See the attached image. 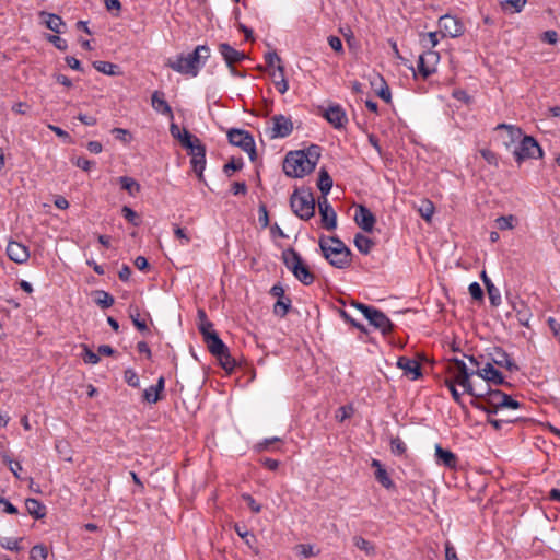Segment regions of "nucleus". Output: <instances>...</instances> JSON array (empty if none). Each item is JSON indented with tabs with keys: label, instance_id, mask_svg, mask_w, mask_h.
<instances>
[{
	"label": "nucleus",
	"instance_id": "a211bd4d",
	"mask_svg": "<svg viewBox=\"0 0 560 560\" xmlns=\"http://www.w3.org/2000/svg\"><path fill=\"white\" fill-rule=\"evenodd\" d=\"M318 209L325 229L329 231L335 230L337 228V214L327 197H320L318 199Z\"/></svg>",
	"mask_w": 560,
	"mask_h": 560
},
{
	"label": "nucleus",
	"instance_id": "2f4dec72",
	"mask_svg": "<svg viewBox=\"0 0 560 560\" xmlns=\"http://www.w3.org/2000/svg\"><path fill=\"white\" fill-rule=\"evenodd\" d=\"M317 186H318V189L320 190V192L323 194L322 197H327V195L329 194V191L332 187V179L325 170H322L319 172V178H318Z\"/></svg>",
	"mask_w": 560,
	"mask_h": 560
},
{
	"label": "nucleus",
	"instance_id": "8fccbe9b",
	"mask_svg": "<svg viewBox=\"0 0 560 560\" xmlns=\"http://www.w3.org/2000/svg\"><path fill=\"white\" fill-rule=\"evenodd\" d=\"M515 218L513 215L499 217L495 224L500 230H511L514 228Z\"/></svg>",
	"mask_w": 560,
	"mask_h": 560
},
{
	"label": "nucleus",
	"instance_id": "864d4df0",
	"mask_svg": "<svg viewBox=\"0 0 560 560\" xmlns=\"http://www.w3.org/2000/svg\"><path fill=\"white\" fill-rule=\"evenodd\" d=\"M3 460L8 463L10 471L15 478L20 479V472L23 470L22 465L19 462L12 460L9 456H3Z\"/></svg>",
	"mask_w": 560,
	"mask_h": 560
},
{
	"label": "nucleus",
	"instance_id": "c85d7f7f",
	"mask_svg": "<svg viewBox=\"0 0 560 560\" xmlns=\"http://www.w3.org/2000/svg\"><path fill=\"white\" fill-rule=\"evenodd\" d=\"M40 18L43 19V22L47 28H49L50 31H52L55 33L61 32V26H63V21L59 15L42 12Z\"/></svg>",
	"mask_w": 560,
	"mask_h": 560
},
{
	"label": "nucleus",
	"instance_id": "052dcab7",
	"mask_svg": "<svg viewBox=\"0 0 560 560\" xmlns=\"http://www.w3.org/2000/svg\"><path fill=\"white\" fill-rule=\"evenodd\" d=\"M469 294L475 300H480L483 296V291L478 282H472L468 287Z\"/></svg>",
	"mask_w": 560,
	"mask_h": 560
},
{
	"label": "nucleus",
	"instance_id": "6e6d98bb",
	"mask_svg": "<svg viewBox=\"0 0 560 560\" xmlns=\"http://www.w3.org/2000/svg\"><path fill=\"white\" fill-rule=\"evenodd\" d=\"M479 152L488 164L498 166L499 159L493 151H491L490 149H481Z\"/></svg>",
	"mask_w": 560,
	"mask_h": 560
},
{
	"label": "nucleus",
	"instance_id": "c9c22d12",
	"mask_svg": "<svg viewBox=\"0 0 560 560\" xmlns=\"http://www.w3.org/2000/svg\"><path fill=\"white\" fill-rule=\"evenodd\" d=\"M170 131L175 139H178L180 141L184 148L186 147L187 143V140L185 138L186 136L189 137V141H192L196 138V136L191 135L188 130H180L176 124H171Z\"/></svg>",
	"mask_w": 560,
	"mask_h": 560
},
{
	"label": "nucleus",
	"instance_id": "a19ab883",
	"mask_svg": "<svg viewBox=\"0 0 560 560\" xmlns=\"http://www.w3.org/2000/svg\"><path fill=\"white\" fill-rule=\"evenodd\" d=\"M419 213L425 221H431L434 214V205L430 200H424L419 207Z\"/></svg>",
	"mask_w": 560,
	"mask_h": 560
},
{
	"label": "nucleus",
	"instance_id": "f257e3e1",
	"mask_svg": "<svg viewBox=\"0 0 560 560\" xmlns=\"http://www.w3.org/2000/svg\"><path fill=\"white\" fill-rule=\"evenodd\" d=\"M318 160L319 148L316 145L289 152L283 162V171L290 177L301 178L315 168Z\"/></svg>",
	"mask_w": 560,
	"mask_h": 560
},
{
	"label": "nucleus",
	"instance_id": "bb28decb",
	"mask_svg": "<svg viewBox=\"0 0 560 560\" xmlns=\"http://www.w3.org/2000/svg\"><path fill=\"white\" fill-rule=\"evenodd\" d=\"M371 84L374 88L378 97H381L386 103H390V101H392L390 90H389L387 83L385 82V80L383 79V77L377 74L371 81Z\"/></svg>",
	"mask_w": 560,
	"mask_h": 560
},
{
	"label": "nucleus",
	"instance_id": "a878e982",
	"mask_svg": "<svg viewBox=\"0 0 560 560\" xmlns=\"http://www.w3.org/2000/svg\"><path fill=\"white\" fill-rule=\"evenodd\" d=\"M435 458L438 464H442L448 468L456 466V456L448 450H444L441 445H435Z\"/></svg>",
	"mask_w": 560,
	"mask_h": 560
},
{
	"label": "nucleus",
	"instance_id": "ea45409f",
	"mask_svg": "<svg viewBox=\"0 0 560 560\" xmlns=\"http://www.w3.org/2000/svg\"><path fill=\"white\" fill-rule=\"evenodd\" d=\"M420 42L423 47H430L429 49H433L439 44V33L438 32H429L427 34H422Z\"/></svg>",
	"mask_w": 560,
	"mask_h": 560
},
{
	"label": "nucleus",
	"instance_id": "4d7b16f0",
	"mask_svg": "<svg viewBox=\"0 0 560 560\" xmlns=\"http://www.w3.org/2000/svg\"><path fill=\"white\" fill-rule=\"evenodd\" d=\"M112 132L115 135V137L125 142V143H129L132 139L130 132L127 130V129H124V128H114L112 130Z\"/></svg>",
	"mask_w": 560,
	"mask_h": 560
},
{
	"label": "nucleus",
	"instance_id": "39448f33",
	"mask_svg": "<svg viewBox=\"0 0 560 560\" xmlns=\"http://www.w3.org/2000/svg\"><path fill=\"white\" fill-rule=\"evenodd\" d=\"M283 261L285 267L299 279L303 284H311L314 276L303 262L301 256L293 249L283 252Z\"/></svg>",
	"mask_w": 560,
	"mask_h": 560
},
{
	"label": "nucleus",
	"instance_id": "e433bc0d",
	"mask_svg": "<svg viewBox=\"0 0 560 560\" xmlns=\"http://www.w3.org/2000/svg\"><path fill=\"white\" fill-rule=\"evenodd\" d=\"M277 71L279 72V80H275V86L280 94H285L289 90V83L284 77L283 66L277 67Z\"/></svg>",
	"mask_w": 560,
	"mask_h": 560
},
{
	"label": "nucleus",
	"instance_id": "338daca9",
	"mask_svg": "<svg viewBox=\"0 0 560 560\" xmlns=\"http://www.w3.org/2000/svg\"><path fill=\"white\" fill-rule=\"evenodd\" d=\"M48 40L59 50H66L68 48L67 42L59 36L49 35Z\"/></svg>",
	"mask_w": 560,
	"mask_h": 560
},
{
	"label": "nucleus",
	"instance_id": "bf43d9fd",
	"mask_svg": "<svg viewBox=\"0 0 560 560\" xmlns=\"http://www.w3.org/2000/svg\"><path fill=\"white\" fill-rule=\"evenodd\" d=\"M390 448L395 455H402L406 452V445L400 439H393Z\"/></svg>",
	"mask_w": 560,
	"mask_h": 560
},
{
	"label": "nucleus",
	"instance_id": "0e129e2a",
	"mask_svg": "<svg viewBox=\"0 0 560 560\" xmlns=\"http://www.w3.org/2000/svg\"><path fill=\"white\" fill-rule=\"evenodd\" d=\"M242 498L253 512L259 513L261 511V505L257 503L252 495L245 493Z\"/></svg>",
	"mask_w": 560,
	"mask_h": 560
},
{
	"label": "nucleus",
	"instance_id": "774afa93",
	"mask_svg": "<svg viewBox=\"0 0 560 560\" xmlns=\"http://www.w3.org/2000/svg\"><path fill=\"white\" fill-rule=\"evenodd\" d=\"M174 233L177 238H179L182 245H187L190 242L189 236L187 235L186 231L178 225L174 226Z\"/></svg>",
	"mask_w": 560,
	"mask_h": 560
},
{
	"label": "nucleus",
	"instance_id": "c03bdc74",
	"mask_svg": "<svg viewBox=\"0 0 560 560\" xmlns=\"http://www.w3.org/2000/svg\"><path fill=\"white\" fill-rule=\"evenodd\" d=\"M220 364L226 371H232L235 366V361L231 358L229 349L217 355Z\"/></svg>",
	"mask_w": 560,
	"mask_h": 560
},
{
	"label": "nucleus",
	"instance_id": "a18cd8bd",
	"mask_svg": "<svg viewBox=\"0 0 560 560\" xmlns=\"http://www.w3.org/2000/svg\"><path fill=\"white\" fill-rule=\"evenodd\" d=\"M47 556L48 551L44 545H35L30 552L31 560H46Z\"/></svg>",
	"mask_w": 560,
	"mask_h": 560
},
{
	"label": "nucleus",
	"instance_id": "1a4fd4ad",
	"mask_svg": "<svg viewBox=\"0 0 560 560\" xmlns=\"http://www.w3.org/2000/svg\"><path fill=\"white\" fill-rule=\"evenodd\" d=\"M352 306L358 308L369 320V323L376 329L381 330L383 334H387L392 330L390 320L381 311L361 303H353Z\"/></svg>",
	"mask_w": 560,
	"mask_h": 560
},
{
	"label": "nucleus",
	"instance_id": "b1692460",
	"mask_svg": "<svg viewBox=\"0 0 560 560\" xmlns=\"http://www.w3.org/2000/svg\"><path fill=\"white\" fill-rule=\"evenodd\" d=\"M220 54L222 55L226 65L232 68L234 63L242 61L245 58V54L236 50L229 44H221L219 46Z\"/></svg>",
	"mask_w": 560,
	"mask_h": 560
},
{
	"label": "nucleus",
	"instance_id": "f704fd0d",
	"mask_svg": "<svg viewBox=\"0 0 560 560\" xmlns=\"http://www.w3.org/2000/svg\"><path fill=\"white\" fill-rule=\"evenodd\" d=\"M353 545L365 552L366 556H374L375 555V547L372 542L363 538L362 536H354L352 538Z\"/></svg>",
	"mask_w": 560,
	"mask_h": 560
},
{
	"label": "nucleus",
	"instance_id": "f03ea898",
	"mask_svg": "<svg viewBox=\"0 0 560 560\" xmlns=\"http://www.w3.org/2000/svg\"><path fill=\"white\" fill-rule=\"evenodd\" d=\"M471 376H474L472 365H467L464 360L455 359L448 366V377L445 383L458 385L463 388V393L480 397L483 395V389L471 382Z\"/></svg>",
	"mask_w": 560,
	"mask_h": 560
},
{
	"label": "nucleus",
	"instance_id": "20e7f679",
	"mask_svg": "<svg viewBox=\"0 0 560 560\" xmlns=\"http://www.w3.org/2000/svg\"><path fill=\"white\" fill-rule=\"evenodd\" d=\"M293 212L302 220L311 219L315 213V200L308 190H295L290 199Z\"/></svg>",
	"mask_w": 560,
	"mask_h": 560
},
{
	"label": "nucleus",
	"instance_id": "e2e57ef3",
	"mask_svg": "<svg viewBox=\"0 0 560 560\" xmlns=\"http://www.w3.org/2000/svg\"><path fill=\"white\" fill-rule=\"evenodd\" d=\"M1 546L4 549L11 550V551H18V550H20V539H16V538H5L1 542Z\"/></svg>",
	"mask_w": 560,
	"mask_h": 560
},
{
	"label": "nucleus",
	"instance_id": "09e8293b",
	"mask_svg": "<svg viewBox=\"0 0 560 560\" xmlns=\"http://www.w3.org/2000/svg\"><path fill=\"white\" fill-rule=\"evenodd\" d=\"M125 382L131 387H139L140 380L137 372L132 369H127L124 373Z\"/></svg>",
	"mask_w": 560,
	"mask_h": 560
},
{
	"label": "nucleus",
	"instance_id": "dca6fc26",
	"mask_svg": "<svg viewBox=\"0 0 560 560\" xmlns=\"http://www.w3.org/2000/svg\"><path fill=\"white\" fill-rule=\"evenodd\" d=\"M292 129L293 125L290 118L283 115H276L271 119L270 137L272 139L285 138L292 132Z\"/></svg>",
	"mask_w": 560,
	"mask_h": 560
},
{
	"label": "nucleus",
	"instance_id": "de8ad7c7",
	"mask_svg": "<svg viewBox=\"0 0 560 560\" xmlns=\"http://www.w3.org/2000/svg\"><path fill=\"white\" fill-rule=\"evenodd\" d=\"M375 477H376L377 481L383 487H385L387 489L393 487V481L389 478L387 471L383 467H380V469H376Z\"/></svg>",
	"mask_w": 560,
	"mask_h": 560
},
{
	"label": "nucleus",
	"instance_id": "cd10ccee",
	"mask_svg": "<svg viewBox=\"0 0 560 560\" xmlns=\"http://www.w3.org/2000/svg\"><path fill=\"white\" fill-rule=\"evenodd\" d=\"M164 377L161 376L155 385L149 386L143 392V398L149 404H155L160 399V394L164 389Z\"/></svg>",
	"mask_w": 560,
	"mask_h": 560
},
{
	"label": "nucleus",
	"instance_id": "c756f323",
	"mask_svg": "<svg viewBox=\"0 0 560 560\" xmlns=\"http://www.w3.org/2000/svg\"><path fill=\"white\" fill-rule=\"evenodd\" d=\"M207 346H208V349L209 351L213 354V355H218L222 352L225 351V349H228V347L224 345V342L220 339V337L218 336V334H213V335H209L207 336V339L205 340Z\"/></svg>",
	"mask_w": 560,
	"mask_h": 560
},
{
	"label": "nucleus",
	"instance_id": "7ed1b4c3",
	"mask_svg": "<svg viewBox=\"0 0 560 560\" xmlns=\"http://www.w3.org/2000/svg\"><path fill=\"white\" fill-rule=\"evenodd\" d=\"M319 247L328 262L339 269L348 267L351 262V252L346 244L337 237L322 236Z\"/></svg>",
	"mask_w": 560,
	"mask_h": 560
},
{
	"label": "nucleus",
	"instance_id": "680f3d73",
	"mask_svg": "<svg viewBox=\"0 0 560 560\" xmlns=\"http://www.w3.org/2000/svg\"><path fill=\"white\" fill-rule=\"evenodd\" d=\"M266 62L270 69L282 66L280 57L275 51L268 52L266 55Z\"/></svg>",
	"mask_w": 560,
	"mask_h": 560
},
{
	"label": "nucleus",
	"instance_id": "412c9836",
	"mask_svg": "<svg viewBox=\"0 0 560 560\" xmlns=\"http://www.w3.org/2000/svg\"><path fill=\"white\" fill-rule=\"evenodd\" d=\"M397 366L404 371V374L410 380L415 381L421 376V366L418 361L400 357L397 361Z\"/></svg>",
	"mask_w": 560,
	"mask_h": 560
},
{
	"label": "nucleus",
	"instance_id": "ddd939ff",
	"mask_svg": "<svg viewBox=\"0 0 560 560\" xmlns=\"http://www.w3.org/2000/svg\"><path fill=\"white\" fill-rule=\"evenodd\" d=\"M479 398H482L488 407L485 406L483 402H479L476 406L490 413L501 409L502 400L505 399V394L499 389H488L487 392L483 390V395Z\"/></svg>",
	"mask_w": 560,
	"mask_h": 560
},
{
	"label": "nucleus",
	"instance_id": "f3484780",
	"mask_svg": "<svg viewBox=\"0 0 560 560\" xmlns=\"http://www.w3.org/2000/svg\"><path fill=\"white\" fill-rule=\"evenodd\" d=\"M488 361H490L493 365L503 368L510 372L517 370V365L510 358V355L499 347H494L488 352Z\"/></svg>",
	"mask_w": 560,
	"mask_h": 560
},
{
	"label": "nucleus",
	"instance_id": "4c0bfd02",
	"mask_svg": "<svg viewBox=\"0 0 560 560\" xmlns=\"http://www.w3.org/2000/svg\"><path fill=\"white\" fill-rule=\"evenodd\" d=\"M94 68L107 75H115L117 74V66L108 62V61H95L93 63Z\"/></svg>",
	"mask_w": 560,
	"mask_h": 560
},
{
	"label": "nucleus",
	"instance_id": "9d476101",
	"mask_svg": "<svg viewBox=\"0 0 560 560\" xmlns=\"http://www.w3.org/2000/svg\"><path fill=\"white\" fill-rule=\"evenodd\" d=\"M228 138L231 144L240 147L246 152L252 160L255 158V141L254 138L245 130L232 129L228 133Z\"/></svg>",
	"mask_w": 560,
	"mask_h": 560
},
{
	"label": "nucleus",
	"instance_id": "79ce46f5",
	"mask_svg": "<svg viewBox=\"0 0 560 560\" xmlns=\"http://www.w3.org/2000/svg\"><path fill=\"white\" fill-rule=\"evenodd\" d=\"M295 549L299 552V555H301L304 558H311L319 553V550L316 549L314 545L310 544L298 545Z\"/></svg>",
	"mask_w": 560,
	"mask_h": 560
},
{
	"label": "nucleus",
	"instance_id": "13d9d810",
	"mask_svg": "<svg viewBox=\"0 0 560 560\" xmlns=\"http://www.w3.org/2000/svg\"><path fill=\"white\" fill-rule=\"evenodd\" d=\"M121 212L126 220H128L136 226L139 225L138 215L131 208L124 206Z\"/></svg>",
	"mask_w": 560,
	"mask_h": 560
},
{
	"label": "nucleus",
	"instance_id": "7c9ffc66",
	"mask_svg": "<svg viewBox=\"0 0 560 560\" xmlns=\"http://www.w3.org/2000/svg\"><path fill=\"white\" fill-rule=\"evenodd\" d=\"M27 512L35 518H43L46 515V508L37 499H26Z\"/></svg>",
	"mask_w": 560,
	"mask_h": 560
},
{
	"label": "nucleus",
	"instance_id": "9b49d317",
	"mask_svg": "<svg viewBox=\"0 0 560 560\" xmlns=\"http://www.w3.org/2000/svg\"><path fill=\"white\" fill-rule=\"evenodd\" d=\"M440 33L443 37L456 38L464 34L465 26L456 16L445 14L439 19Z\"/></svg>",
	"mask_w": 560,
	"mask_h": 560
},
{
	"label": "nucleus",
	"instance_id": "37998d69",
	"mask_svg": "<svg viewBox=\"0 0 560 560\" xmlns=\"http://www.w3.org/2000/svg\"><path fill=\"white\" fill-rule=\"evenodd\" d=\"M487 292L491 305L498 306L501 303L500 290L493 283H487Z\"/></svg>",
	"mask_w": 560,
	"mask_h": 560
},
{
	"label": "nucleus",
	"instance_id": "72a5a7b5",
	"mask_svg": "<svg viewBox=\"0 0 560 560\" xmlns=\"http://www.w3.org/2000/svg\"><path fill=\"white\" fill-rule=\"evenodd\" d=\"M119 183L121 188L127 190L130 196H135L140 191V185L132 177L121 176L119 177Z\"/></svg>",
	"mask_w": 560,
	"mask_h": 560
},
{
	"label": "nucleus",
	"instance_id": "5701e85b",
	"mask_svg": "<svg viewBox=\"0 0 560 560\" xmlns=\"http://www.w3.org/2000/svg\"><path fill=\"white\" fill-rule=\"evenodd\" d=\"M151 104L155 112L167 116L170 119L174 118L173 112L164 97V93L155 91L151 96Z\"/></svg>",
	"mask_w": 560,
	"mask_h": 560
},
{
	"label": "nucleus",
	"instance_id": "423d86ee",
	"mask_svg": "<svg viewBox=\"0 0 560 560\" xmlns=\"http://www.w3.org/2000/svg\"><path fill=\"white\" fill-rule=\"evenodd\" d=\"M467 359L469 364L474 368V375L479 376L488 384L501 385L504 383V376L490 361H480L472 355Z\"/></svg>",
	"mask_w": 560,
	"mask_h": 560
},
{
	"label": "nucleus",
	"instance_id": "4468645a",
	"mask_svg": "<svg viewBox=\"0 0 560 560\" xmlns=\"http://www.w3.org/2000/svg\"><path fill=\"white\" fill-rule=\"evenodd\" d=\"M166 65L180 74L197 77L199 73L188 55H178L174 59H168Z\"/></svg>",
	"mask_w": 560,
	"mask_h": 560
},
{
	"label": "nucleus",
	"instance_id": "6ab92c4d",
	"mask_svg": "<svg viewBox=\"0 0 560 560\" xmlns=\"http://www.w3.org/2000/svg\"><path fill=\"white\" fill-rule=\"evenodd\" d=\"M354 221L365 232H372L375 224V217L366 207L360 205L355 210Z\"/></svg>",
	"mask_w": 560,
	"mask_h": 560
},
{
	"label": "nucleus",
	"instance_id": "3c124183",
	"mask_svg": "<svg viewBox=\"0 0 560 560\" xmlns=\"http://www.w3.org/2000/svg\"><path fill=\"white\" fill-rule=\"evenodd\" d=\"M526 4V0H504L501 2V7L503 10H508V7H512L513 8V12H521L523 10V8L525 7Z\"/></svg>",
	"mask_w": 560,
	"mask_h": 560
},
{
	"label": "nucleus",
	"instance_id": "4be33fe9",
	"mask_svg": "<svg viewBox=\"0 0 560 560\" xmlns=\"http://www.w3.org/2000/svg\"><path fill=\"white\" fill-rule=\"evenodd\" d=\"M495 130H504L505 131V138L503 140V144L506 149H510V147L512 144L516 143L523 137L522 129L514 125L499 124L495 127Z\"/></svg>",
	"mask_w": 560,
	"mask_h": 560
},
{
	"label": "nucleus",
	"instance_id": "2eb2a0df",
	"mask_svg": "<svg viewBox=\"0 0 560 560\" xmlns=\"http://www.w3.org/2000/svg\"><path fill=\"white\" fill-rule=\"evenodd\" d=\"M323 116L336 129L343 128L348 122V117L345 109L338 105H329L324 112Z\"/></svg>",
	"mask_w": 560,
	"mask_h": 560
},
{
	"label": "nucleus",
	"instance_id": "6e6552de",
	"mask_svg": "<svg viewBox=\"0 0 560 560\" xmlns=\"http://www.w3.org/2000/svg\"><path fill=\"white\" fill-rule=\"evenodd\" d=\"M518 141V145L513 151V155L517 163H522L528 159H539L542 156V149L533 137L524 136Z\"/></svg>",
	"mask_w": 560,
	"mask_h": 560
},
{
	"label": "nucleus",
	"instance_id": "473e14b6",
	"mask_svg": "<svg viewBox=\"0 0 560 560\" xmlns=\"http://www.w3.org/2000/svg\"><path fill=\"white\" fill-rule=\"evenodd\" d=\"M354 245L362 254H369L372 249L373 242L370 237L363 234H357L354 237Z\"/></svg>",
	"mask_w": 560,
	"mask_h": 560
},
{
	"label": "nucleus",
	"instance_id": "58836bf2",
	"mask_svg": "<svg viewBox=\"0 0 560 560\" xmlns=\"http://www.w3.org/2000/svg\"><path fill=\"white\" fill-rule=\"evenodd\" d=\"M95 303L102 308H108L114 304V298L106 291H97Z\"/></svg>",
	"mask_w": 560,
	"mask_h": 560
},
{
	"label": "nucleus",
	"instance_id": "603ef678",
	"mask_svg": "<svg viewBox=\"0 0 560 560\" xmlns=\"http://www.w3.org/2000/svg\"><path fill=\"white\" fill-rule=\"evenodd\" d=\"M83 355L82 359L88 364H97L100 362V357L89 349L86 345H83Z\"/></svg>",
	"mask_w": 560,
	"mask_h": 560
},
{
	"label": "nucleus",
	"instance_id": "49530a36",
	"mask_svg": "<svg viewBox=\"0 0 560 560\" xmlns=\"http://www.w3.org/2000/svg\"><path fill=\"white\" fill-rule=\"evenodd\" d=\"M291 305V301L289 299L287 300H278L277 303L273 306V312L278 316H285Z\"/></svg>",
	"mask_w": 560,
	"mask_h": 560
},
{
	"label": "nucleus",
	"instance_id": "0eeeda50",
	"mask_svg": "<svg viewBox=\"0 0 560 560\" xmlns=\"http://www.w3.org/2000/svg\"><path fill=\"white\" fill-rule=\"evenodd\" d=\"M185 138L187 140L185 148L189 151L188 153L191 156L190 164L192 171L201 180L203 179V171L206 168V148L198 137H196L192 141H189L188 136Z\"/></svg>",
	"mask_w": 560,
	"mask_h": 560
},
{
	"label": "nucleus",
	"instance_id": "f8f14e48",
	"mask_svg": "<svg viewBox=\"0 0 560 560\" xmlns=\"http://www.w3.org/2000/svg\"><path fill=\"white\" fill-rule=\"evenodd\" d=\"M440 61V55L434 49H428L425 52L419 56L418 71L423 78H428L436 71L438 63Z\"/></svg>",
	"mask_w": 560,
	"mask_h": 560
},
{
	"label": "nucleus",
	"instance_id": "aec40b11",
	"mask_svg": "<svg viewBox=\"0 0 560 560\" xmlns=\"http://www.w3.org/2000/svg\"><path fill=\"white\" fill-rule=\"evenodd\" d=\"M7 255L12 261L16 264H24L30 258L28 248L22 243L14 241L8 243Z\"/></svg>",
	"mask_w": 560,
	"mask_h": 560
},
{
	"label": "nucleus",
	"instance_id": "69168bd1",
	"mask_svg": "<svg viewBox=\"0 0 560 560\" xmlns=\"http://www.w3.org/2000/svg\"><path fill=\"white\" fill-rule=\"evenodd\" d=\"M547 323L550 330L552 331V335L555 336V338H557L560 345V324L553 317H549Z\"/></svg>",
	"mask_w": 560,
	"mask_h": 560
},
{
	"label": "nucleus",
	"instance_id": "393cba45",
	"mask_svg": "<svg viewBox=\"0 0 560 560\" xmlns=\"http://www.w3.org/2000/svg\"><path fill=\"white\" fill-rule=\"evenodd\" d=\"M188 57L192 61V65H195L197 71L199 72L200 68L210 57V48L206 45H199L195 48V50L191 54H188Z\"/></svg>",
	"mask_w": 560,
	"mask_h": 560
},
{
	"label": "nucleus",
	"instance_id": "5fc2aeb1",
	"mask_svg": "<svg viewBox=\"0 0 560 560\" xmlns=\"http://www.w3.org/2000/svg\"><path fill=\"white\" fill-rule=\"evenodd\" d=\"M353 413V408L352 406H341L340 408H338V410L336 411V419L339 421V422H342L345 421L346 419L350 418Z\"/></svg>",
	"mask_w": 560,
	"mask_h": 560
}]
</instances>
